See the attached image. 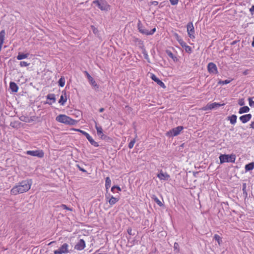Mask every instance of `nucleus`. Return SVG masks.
Returning a JSON list of instances; mask_svg holds the SVG:
<instances>
[{"instance_id":"f257e3e1","label":"nucleus","mask_w":254,"mask_h":254,"mask_svg":"<svg viewBox=\"0 0 254 254\" xmlns=\"http://www.w3.org/2000/svg\"><path fill=\"white\" fill-rule=\"evenodd\" d=\"M31 184L32 182L31 180L22 181L12 188L10 190L11 193L13 195H16L18 193L26 192L30 190Z\"/></svg>"},{"instance_id":"f03ea898","label":"nucleus","mask_w":254,"mask_h":254,"mask_svg":"<svg viewBox=\"0 0 254 254\" xmlns=\"http://www.w3.org/2000/svg\"><path fill=\"white\" fill-rule=\"evenodd\" d=\"M56 120L58 122L66 125H73L77 123L76 121L65 115H59L56 117Z\"/></svg>"},{"instance_id":"7ed1b4c3","label":"nucleus","mask_w":254,"mask_h":254,"mask_svg":"<svg viewBox=\"0 0 254 254\" xmlns=\"http://www.w3.org/2000/svg\"><path fill=\"white\" fill-rule=\"evenodd\" d=\"M219 158L220 164H223L225 162L234 163L236 160V156L233 154L231 155L221 154Z\"/></svg>"},{"instance_id":"20e7f679","label":"nucleus","mask_w":254,"mask_h":254,"mask_svg":"<svg viewBox=\"0 0 254 254\" xmlns=\"http://www.w3.org/2000/svg\"><path fill=\"white\" fill-rule=\"evenodd\" d=\"M69 245L64 243L58 250L54 251V254H67L69 253Z\"/></svg>"},{"instance_id":"39448f33","label":"nucleus","mask_w":254,"mask_h":254,"mask_svg":"<svg viewBox=\"0 0 254 254\" xmlns=\"http://www.w3.org/2000/svg\"><path fill=\"white\" fill-rule=\"evenodd\" d=\"M138 29L139 31L143 34L146 35H151L154 34V33L156 31V28H154L151 29L150 31L145 28L141 24V22L139 21L137 24Z\"/></svg>"},{"instance_id":"423d86ee","label":"nucleus","mask_w":254,"mask_h":254,"mask_svg":"<svg viewBox=\"0 0 254 254\" xmlns=\"http://www.w3.org/2000/svg\"><path fill=\"white\" fill-rule=\"evenodd\" d=\"M183 128L184 127L183 126H178L168 131L166 133V135L170 137L177 136L180 133Z\"/></svg>"},{"instance_id":"0eeeda50","label":"nucleus","mask_w":254,"mask_h":254,"mask_svg":"<svg viewBox=\"0 0 254 254\" xmlns=\"http://www.w3.org/2000/svg\"><path fill=\"white\" fill-rule=\"evenodd\" d=\"M27 155L42 158L44 156V152L42 150H28L26 152Z\"/></svg>"},{"instance_id":"6e6552de","label":"nucleus","mask_w":254,"mask_h":254,"mask_svg":"<svg viewBox=\"0 0 254 254\" xmlns=\"http://www.w3.org/2000/svg\"><path fill=\"white\" fill-rule=\"evenodd\" d=\"M187 28L189 36L191 39L194 38L195 37L194 35V29L192 23L191 22H189L187 25Z\"/></svg>"},{"instance_id":"1a4fd4ad","label":"nucleus","mask_w":254,"mask_h":254,"mask_svg":"<svg viewBox=\"0 0 254 254\" xmlns=\"http://www.w3.org/2000/svg\"><path fill=\"white\" fill-rule=\"evenodd\" d=\"M84 73L85 74L90 84L92 85L93 88L95 89H98L99 86L97 85L93 78L89 74V73L87 71H85Z\"/></svg>"},{"instance_id":"9d476101","label":"nucleus","mask_w":254,"mask_h":254,"mask_svg":"<svg viewBox=\"0 0 254 254\" xmlns=\"http://www.w3.org/2000/svg\"><path fill=\"white\" fill-rule=\"evenodd\" d=\"M207 69L210 73L216 74L218 72L217 66L213 63H209L208 64Z\"/></svg>"},{"instance_id":"9b49d317","label":"nucleus","mask_w":254,"mask_h":254,"mask_svg":"<svg viewBox=\"0 0 254 254\" xmlns=\"http://www.w3.org/2000/svg\"><path fill=\"white\" fill-rule=\"evenodd\" d=\"M85 247V241L83 239H80L78 243L75 245L74 247V249L81 251L84 249Z\"/></svg>"},{"instance_id":"f8f14e48","label":"nucleus","mask_w":254,"mask_h":254,"mask_svg":"<svg viewBox=\"0 0 254 254\" xmlns=\"http://www.w3.org/2000/svg\"><path fill=\"white\" fill-rule=\"evenodd\" d=\"M224 105V104H221L219 103H217L216 102H214V103H213L211 104H208L206 105V106L204 108V110H211V109H213L214 108H218V107H219L221 106H223Z\"/></svg>"},{"instance_id":"ddd939ff","label":"nucleus","mask_w":254,"mask_h":254,"mask_svg":"<svg viewBox=\"0 0 254 254\" xmlns=\"http://www.w3.org/2000/svg\"><path fill=\"white\" fill-rule=\"evenodd\" d=\"M151 78L154 81L156 82L157 83V84L159 85L161 87H162L163 88H166V86H165V84L161 80H160L158 78H157L156 77V76L155 75H154V74H151Z\"/></svg>"},{"instance_id":"4468645a","label":"nucleus","mask_w":254,"mask_h":254,"mask_svg":"<svg viewBox=\"0 0 254 254\" xmlns=\"http://www.w3.org/2000/svg\"><path fill=\"white\" fill-rule=\"evenodd\" d=\"M95 128L97 130V134L99 136H100L101 138L102 139H104L105 138L106 136L103 134L102 127L101 126H98L97 125V123L95 121Z\"/></svg>"},{"instance_id":"2eb2a0df","label":"nucleus","mask_w":254,"mask_h":254,"mask_svg":"<svg viewBox=\"0 0 254 254\" xmlns=\"http://www.w3.org/2000/svg\"><path fill=\"white\" fill-rule=\"evenodd\" d=\"M157 176L160 180H168L170 178V176L167 173H163L162 171H161Z\"/></svg>"},{"instance_id":"dca6fc26","label":"nucleus","mask_w":254,"mask_h":254,"mask_svg":"<svg viewBox=\"0 0 254 254\" xmlns=\"http://www.w3.org/2000/svg\"><path fill=\"white\" fill-rule=\"evenodd\" d=\"M101 10H108L109 8V5L107 3L105 0L101 1V3L98 6Z\"/></svg>"},{"instance_id":"f3484780","label":"nucleus","mask_w":254,"mask_h":254,"mask_svg":"<svg viewBox=\"0 0 254 254\" xmlns=\"http://www.w3.org/2000/svg\"><path fill=\"white\" fill-rule=\"evenodd\" d=\"M252 115L250 114L243 115L240 117V121L244 124L249 122L252 118Z\"/></svg>"},{"instance_id":"a211bd4d","label":"nucleus","mask_w":254,"mask_h":254,"mask_svg":"<svg viewBox=\"0 0 254 254\" xmlns=\"http://www.w3.org/2000/svg\"><path fill=\"white\" fill-rule=\"evenodd\" d=\"M9 88L12 92H17L18 90L17 85L14 82H10L9 83Z\"/></svg>"},{"instance_id":"6ab92c4d","label":"nucleus","mask_w":254,"mask_h":254,"mask_svg":"<svg viewBox=\"0 0 254 254\" xmlns=\"http://www.w3.org/2000/svg\"><path fill=\"white\" fill-rule=\"evenodd\" d=\"M86 138L88 139V140L89 141V142L94 146L95 147H98L99 146L98 143L94 141V140L92 138V137L89 135L88 133L86 136Z\"/></svg>"},{"instance_id":"aec40b11","label":"nucleus","mask_w":254,"mask_h":254,"mask_svg":"<svg viewBox=\"0 0 254 254\" xmlns=\"http://www.w3.org/2000/svg\"><path fill=\"white\" fill-rule=\"evenodd\" d=\"M119 200V197H114L113 196H112L111 198L108 200V202L111 205H113L116 203Z\"/></svg>"},{"instance_id":"412c9836","label":"nucleus","mask_w":254,"mask_h":254,"mask_svg":"<svg viewBox=\"0 0 254 254\" xmlns=\"http://www.w3.org/2000/svg\"><path fill=\"white\" fill-rule=\"evenodd\" d=\"M237 117L235 115H232L231 116L228 117V120L230 121V123L232 125H234L236 124L237 121Z\"/></svg>"},{"instance_id":"4be33fe9","label":"nucleus","mask_w":254,"mask_h":254,"mask_svg":"<svg viewBox=\"0 0 254 254\" xmlns=\"http://www.w3.org/2000/svg\"><path fill=\"white\" fill-rule=\"evenodd\" d=\"M64 96L63 94L61 96L60 99L59 101V103L62 105H64L67 100L65 92H64Z\"/></svg>"},{"instance_id":"5701e85b","label":"nucleus","mask_w":254,"mask_h":254,"mask_svg":"<svg viewBox=\"0 0 254 254\" xmlns=\"http://www.w3.org/2000/svg\"><path fill=\"white\" fill-rule=\"evenodd\" d=\"M254 162L250 163L245 165V169L246 172L250 171L254 169Z\"/></svg>"},{"instance_id":"b1692460","label":"nucleus","mask_w":254,"mask_h":254,"mask_svg":"<svg viewBox=\"0 0 254 254\" xmlns=\"http://www.w3.org/2000/svg\"><path fill=\"white\" fill-rule=\"evenodd\" d=\"M29 54L28 53L27 54H23V53H18L16 58L18 60H21L27 58L29 56Z\"/></svg>"},{"instance_id":"393cba45","label":"nucleus","mask_w":254,"mask_h":254,"mask_svg":"<svg viewBox=\"0 0 254 254\" xmlns=\"http://www.w3.org/2000/svg\"><path fill=\"white\" fill-rule=\"evenodd\" d=\"M250 108L248 106H244L240 108L239 113L240 114L249 112Z\"/></svg>"},{"instance_id":"a878e982","label":"nucleus","mask_w":254,"mask_h":254,"mask_svg":"<svg viewBox=\"0 0 254 254\" xmlns=\"http://www.w3.org/2000/svg\"><path fill=\"white\" fill-rule=\"evenodd\" d=\"M5 34V33L4 30H2L0 32V44H3V43Z\"/></svg>"},{"instance_id":"bb28decb","label":"nucleus","mask_w":254,"mask_h":254,"mask_svg":"<svg viewBox=\"0 0 254 254\" xmlns=\"http://www.w3.org/2000/svg\"><path fill=\"white\" fill-rule=\"evenodd\" d=\"M111 186V180L109 177H107L105 181V187L106 190H108Z\"/></svg>"},{"instance_id":"cd10ccee","label":"nucleus","mask_w":254,"mask_h":254,"mask_svg":"<svg viewBox=\"0 0 254 254\" xmlns=\"http://www.w3.org/2000/svg\"><path fill=\"white\" fill-rule=\"evenodd\" d=\"M152 198L159 206H162L163 205V204L162 203V202L155 195H153L152 196Z\"/></svg>"},{"instance_id":"c85d7f7f","label":"nucleus","mask_w":254,"mask_h":254,"mask_svg":"<svg viewBox=\"0 0 254 254\" xmlns=\"http://www.w3.org/2000/svg\"><path fill=\"white\" fill-rule=\"evenodd\" d=\"M214 239L218 242L219 245H221L223 242L222 238L217 234H215L214 236Z\"/></svg>"},{"instance_id":"c756f323","label":"nucleus","mask_w":254,"mask_h":254,"mask_svg":"<svg viewBox=\"0 0 254 254\" xmlns=\"http://www.w3.org/2000/svg\"><path fill=\"white\" fill-rule=\"evenodd\" d=\"M166 53L170 58L174 60V61L177 60V58L174 56L173 54L170 51L166 50Z\"/></svg>"},{"instance_id":"7c9ffc66","label":"nucleus","mask_w":254,"mask_h":254,"mask_svg":"<svg viewBox=\"0 0 254 254\" xmlns=\"http://www.w3.org/2000/svg\"><path fill=\"white\" fill-rule=\"evenodd\" d=\"M59 85L61 87L64 86L65 84V79L64 77L62 76L58 81Z\"/></svg>"},{"instance_id":"2f4dec72","label":"nucleus","mask_w":254,"mask_h":254,"mask_svg":"<svg viewBox=\"0 0 254 254\" xmlns=\"http://www.w3.org/2000/svg\"><path fill=\"white\" fill-rule=\"evenodd\" d=\"M47 99L50 100H52L53 103L55 102L56 100V98H55V95L54 94H48L47 96Z\"/></svg>"},{"instance_id":"473e14b6","label":"nucleus","mask_w":254,"mask_h":254,"mask_svg":"<svg viewBox=\"0 0 254 254\" xmlns=\"http://www.w3.org/2000/svg\"><path fill=\"white\" fill-rule=\"evenodd\" d=\"M231 81H232V80H228V79L225 80H220L218 81V84H221V85L227 84L230 83Z\"/></svg>"},{"instance_id":"72a5a7b5","label":"nucleus","mask_w":254,"mask_h":254,"mask_svg":"<svg viewBox=\"0 0 254 254\" xmlns=\"http://www.w3.org/2000/svg\"><path fill=\"white\" fill-rule=\"evenodd\" d=\"M174 250L176 251V253H178L180 252V247L178 243L175 242L174 244Z\"/></svg>"},{"instance_id":"f704fd0d","label":"nucleus","mask_w":254,"mask_h":254,"mask_svg":"<svg viewBox=\"0 0 254 254\" xmlns=\"http://www.w3.org/2000/svg\"><path fill=\"white\" fill-rule=\"evenodd\" d=\"M142 54H143L145 59H146L148 63H150V60H149L148 55L147 53L145 50H143Z\"/></svg>"},{"instance_id":"c9c22d12","label":"nucleus","mask_w":254,"mask_h":254,"mask_svg":"<svg viewBox=\"0 0 254 254\" xmlns=\"http://www.w3.org/2000/svg\"><path fill=\"white\" fill-rule=\"evenodd\" d=\"M116 190H117L118 191H121V188L119 187V186H113L112 188H111V191L113 192V193H115L116 191Z\"/></svg>"},{"instance_id":"e433bc0d","label":"nucleus","mask_w":254,"mask_h":254,"mask_svg":"<svg viewBox=\"0 0 254 254\" xmlns=\"http://www.w3.org/2000/svg\"><path fill=\"white\" fill-rule=\"evenodd\" d=\"M135 142V139L133 138L130 141V142L128 144L129 148H130V149L132 148L133 147Z\"/></svg>"},{"instance_id":"4c0bfd02","label":"nucleus","mask_w":254,"mask_h":254,"mask_svg":"<svg viewBox=\"0 0 254 254\" xmlns=\"http://www.w3.org/2000/svg\"><path fill=\"white\" fill-rule=\"evenodd\" d=\"M185 49V51L186 52L188 53H191V52H192V50H191V48L188 46V45H186L185 47H184Z\"/></svg>"},{"instance_id":"58836bf2","label":"nucleus","mask_w":254,"mask_h":254,"mask_svg":"<svg viewBox=\"0 0 254 254\" xmlns=\"http://www.w3.org/2000/svg\"><path fill=\"white\" fill-rule=\"evenodd\" d=\"M30 64L29 63H27L24 61H21L20 62L19 65L21 67L27 66Z\"/></svg>"},{"instance_id":"ea45409f","label":"nucleus","mask_w":254,"mask_h":254,"mask_svg":"<svg viewBox=\"0 0 254 254\" xmlns=\"http://www.w3.org/2000/svg\"><path fill=\"white\" fill-rule=\"evenodd\" d=\"M19 119L21 121H23V122H28L29 121V119L28 117H26L25 116H21L19 118Z\"/></svg>"},{"instance_id":"a19ab883","label":"nucleus","mask_w":254,"mask_h":254,"mask_svg":"<svg viewBox=\"0 0 254 254\" xmlns=\"http://www.w3.org/2000/svg\"><path fill=\"white\" fill-rule=\"evenodd\" d=\"M178 41L182 47L184 48L187 45V44L182 39H178Z\"/></svg>"},{"instance_id":"79ce46f5","label":"nucleus","mask_w":254,"mask_h":254,"mask_svg":"<svg viewBox=\"0 0 254 254\" xmlns=\"http://www.w3.org/2000/svg\"><path fill=\"white\" fill-rule=\"evenodd\" d=\"M238 104L240 106H243L245 105V101L244 99H241L239 100Z\"/></svg>"},{"instance_id":"37998d69","label":"nucleus","mask_w":254,"mask_h":254,"mask_svg":"<svg viewBox=\"0 0 254 254\" xmlns=\"http://www.w3.org/2000/svg\"><path fill=\"white\" fill-rule=\"evenodd\" d=\"M172 5H176L178 3L179 0H169Z\"/></svg>"},{"instance_id":"c03bdc74","label":"nucleus","mask_w":254,"mask_h":254,"mask_svg":"<svg viewBox=\"0 0 254 254\" xmlns=\"http://www.w3.org/2000/svg\"><path fill=\"white\" fill-rule=\"evenodd\" d=\"M249 105L251 107L254 106V101L252 100V98H249Z\"/></svg>"},{"instance_id":"a18cd8bd","label":"nucleus","mask_w":254,"mask_h":254,"mask_svg":"<svg viewBox=\"0 0 254 254\" xmlns=\"http://www.w3.org/2000/svg\"><path fill=\"white\" fill-rule=\"evenodd\" d=\"M61 207H62V208H63L64 209H66V210H70V211H71V210H72V209H71V208H68V207H67V206H66V205H65V204H62V205H61Z\"/></svg>"},{"instance_id":"49530a36","label":"nucleus","mask_w":254,"mask_h":254,"mask_svg":"<svg viewBox=\"0 0 254 254\" xmlns=\"http://www.w3.org/2000/svg\"><path fill=\"white\" fill-rule=\"evenodd\" d=\"M76 166H77V167L79 169V170L80 171H82V172H86V171L84 169H83V168H81V167L79 166V165L77 164V165H76Z\"/></svg>"},{"instance_id":"de8ad7c7","label":"nucleus","mask_w":254,"mask_h":254,"mask_svg":"<svg viewBox=\"0 0 254 254\" xmlns=\"http://www.w3.org/2000/svg\"><path fill=\"white\" fill-rule=\"evenodd\" d=\"M93 3L96 4L97 6L98 7L99 6V4H100L101 3V1H99L98 0H95L93 1Z\"/></svg>"},{"instance_id":"09e8293b","label":"nucleus","mask_w":254,"mask_h":254,"mask_svg":"<svg viewBox=\"0 0 254 254\" xmlns=\"http://www.w3.org/2000/svg\"><path fill=\"white\" fill-rule=\"evenodd\" d=\"M150 4L154 5H157L158 4V2L157 1H152L150 2Z\"/></svg>"},{"instance_id":"8fccbe9b","label":"nucleus","mask_w":254,"mask_h":254,"mask_svg":"<svg viewBox=\"0 0 254 254\" xmlns=\"http://www.w3.org/2000/svg\"><path fill=\"white\" fill-rule=\"evenodd\" d=\"M127 233L129 235H132V229L131 228H128L127 230Z\"/></svg>"},{"instance_id":"3c124183","label":"nucleus","mask_w":254,"mask_h":254,"mask_svg":"<svg viewBox=\"0 0 254 254\" xmlns=\"http://www.w3.org/2000/svg\"><path fill=\"white\" fill-rule=\"evenodd\" d=\"M112 195H111V194L110 193H107L106 195H105V197H106V198L107 199V200H109L111 197L112 196Z\"/></svg>"},{"instance_id":"603ef678","label":"nucleus","mask_w":254,"mask_h":254,"mask_svg":"<svg viewBox=\"0 0 254 254\" xmlns=\"http://www.w3.org/2000/svg\"><path fill=\"white\" fill-rule=\"evenodd\" d=\"M250 11L251 12L252 14H254V5H253L250 9Z\"/></svg>"},{"instance_id":"864d4df0","label":"nucleus","mask_w":254,"mask_h":254,"mask_svg":"<svg viewBox=\"0 0 254 254\" xmlns=\"http://www.w3.org/2000/svg\"><path fill=\"white\" fill-rule=\"evenodd\" d=\"M80 133H81L83 135H84L85 136H86V135L88 134L87 132L84 130H82Z\"/></svg>"},{"instance_id":"5fc2aeb1","label":"nucleus","mask_w":254,"mask_h":254,"mask_svg":"<svg viewBox=\"0 0 254 254\" xmlns=\"http://www.w3.org/2000/svg\"><path fill=\"white\" fill-rule=\"evenodd\" d=\"M251 127L254 129V121L252 122L251 124Z\"/></svg>"},{"instance_id":"6e6d98bb","label":"nucleus","mask_w":254,"mask_h":254,"mask_svg":"<svg viewBox=\"0 0 254 254\" xmlns=\"http://www.w3.org/2000/svg\"><path fill=\"white\" fill-rule=\"evenodd\" d=\"M104 111V109L103 108H100L99 110L100 112H102Z\"/></svg>"},{"instance_id":"4d7b16f0","label":"nucleus","mask_w":254,"mask_h":254,"mask_svg":"<svg viewBox=\"0 0 254 254\" xmlns=\"http://www.w3.org/2000/svg\"><path fill=\"white\" fill-rule=\"evenodd\" d=\"M252 46L253 47H254V38H253V41L252 42Z\"/></svg>"},{"instance_id":"13d9d810","label":"nucleus","mask_w":254,"mask_h":254,"mask_svg":"<svg viewBox=\"0 0 254 254\" xmlns=\"http://www.w3.org/2000/svg\"><path fill=\"white\" fill-rule=\"evenodd\" d=\"M75 130L76 131H78V132H81V131L82 130H81V129H75Z\"/></svg>"},{"instance_id":"bf43d9fd","label":"nucleus","mask_w":254,"mask_h":254,"mask_svg":"<svg viewBox=\"0 0 254 254\" xmlns=\"http://www.w3.org/2000/svg\"><path fill=\"white\" fill-rule=\"evenodd\" d=\"M55 243V241H52V242H50V243L48 244V245H50L52 244L53 243Z\"/></svg>"},{"instance_id":"052dcab7","label":"nucleus","mask_w":254,"mask_h":254,"mask_svg":"<svg viewBox=\"0 0 254 254\" xmlns=\"http://www.w3.org/2000/svg\"><path fill=\"white\" fill-rule=\"evenodd\" d=\"M246 184H244L243 185V190H244V189H245V188H246Z\"/></svg>"},{"instance_id":"680f3d73","label":"nucleus","mask_w":254,"mask_h":254,"mask_svg":"<svg viewBox=\"0 0 254 254\" xmlns=\"http://www.w3.org/2000/svg\"><path fill=\"white\" fill-rule=\"evenodd\" d=\"M163 7V5H162V3H161L159 5V7Z\"/></svg>"},{"instance_id":"e2e57ef3","label":"nucleus","mask_w":254,"mask_h":254,"mask_svg":"<svg viewBox=\"0 0 254 254\" xmlns=\"http://www.w3.org/2000/svg\"><path fill=\"white\" fill-rule=\"evenodd\" d=\"M236 43V41H233V43H232V44H234Z\"/></svg>"},{"instance_id":"0e129e2a","label":"nucleus","mask_w":254,"mask_h":254,"mask_svg":"<svg viewBox=\"0 0 254 254\" xmlns=\"http://www.w3.org/2000/svg\"><path fill=\"white\" fill-rule=\"evenodd\" d=\"M48 104H49V105H51L52 103H49V102H47Z\"/></svg>"}]
</instances>
